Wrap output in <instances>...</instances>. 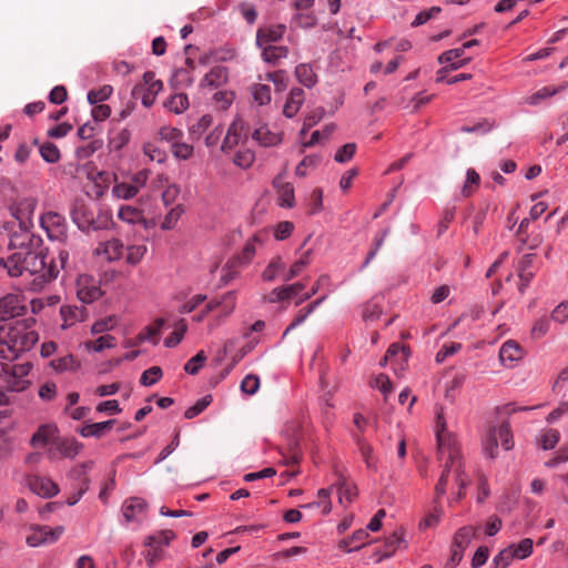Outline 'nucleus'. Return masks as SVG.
Masks as SVG:
<instances>
[{
    "label": "nucleus",
    "mask_w": 568,
    "mask_h": 568,
    "mask_svg": "<svg viewBox=\"0 0 568 568\" xmlns=\"http://www.w3.org/2000/svg\"><path fill=\"white\" fill-rule=\"evenodd\" d=\"M64 532L62 526L51 528L49 526L32 525L27 536V544L30 547H39L55 542Z\"/></svg>",
    "instance_id": "obj_7"
},
{
    "label": "nucleus",
    "mask_w": 568,
    "mask_h": 568,
    "mask_svg": "<svg viewBox=\"0 0 568 568\" xmlns=\"http://www.w3.org/2000/svg\"><path fill=\"white\" fill-rule=\"evenodd\" d=\"M143 84L134 87L132 94L134 98L141 95L142 104L150 108L154 101L156 94L162 90L163 84L160 80L154 79L153 72H145L143 75Z\"/></svg>",
    "instance_id": "obj_8"
},
{
    "label": "nucleus",
    "mask_w": 568,
    "mask_h": 568,
    "mask_svg": "<svg viewBox=\"0 0 568 568\" xmlns=\"http://www.w3.org/2000/svg\"><path fill=\"white\" fill-rule=\"evenodd\" d=\"M26 313L23 297L19 294H7L0 298V321H7Z\"/></svg>",
    "instance_id": "obj_11"
},
{
    "label": "nucleus",
    "mask_w": 568,
    "mask_h": 568,
    "mask_svg": "<svg viewBox=\"0 0 568 568\" xmlns=\"http://www.w3.org/2000/svg\"><path fill=\"white\" fill-rule=\"evenodd\" d=\"M248 129L243 119L236 118L227 129L221 150L226 153L247 140Z\"/></svg>",
    "instance_id": "obj_10"
},
{
    "label": "nucleus",
    "mask_w": 568,
    "mask_h": 568,
    "mask_svg": "<svg viewBox=\"0 0 568 568\" xmlns=\"http://www.w3.org/2000/svg\"><path fill=\"white\" fill-rule=\"evenodd\" d=\"M162 375L163 372L160 366H152L142 373L140 383L143 386H152L161 379Z\"/></svg>",
    "instance_id": "obj_51"
},
{
    "label": "nucleus",
    "mask_w": 568,
    "mask_h": 568,
    "mask_svg": "<svg viewBox=\"0 0 568 568\" xmlns=\"http://www.w3.org/2000/svg\"><path fill=\"white\" fill-rule=\"evenodd\" d=\"M38 201L34 197H24L12 207V215L19 222L20 230L33 227V215Z\"/></svg>",
    "instance_id": "obj_9"
},
{
    "label": "nucleus",
    "mask_w": 568,
    "mask_h": 568,
    "mask_svg": "<svg viewBox=\"0 0 568 568\" xmlns=\"http://www.w3.org/2000/svg\"><path fill=\"white\" fill-rule=\"evenodd\" d=\"M60 315L62 317V325L61 327L63 329L71 327L78 322H82L85 318V310L84 307L79 306H72V305H64L60 308Z\"/></svg>",
    "instance_id": "obj_23"
},
{
    "label": "nucleus",
    "mask_w": 568,
    "mask_h": 568,
    "mask_svg": "<svg viewBox=\"0 0 568 568\" xmlns=\"http://www.w3.org/2000/svg\"><path fill=\"white\" fill-rule=\"evenodd\" d=\"M83 448V445L74 438H64L55 444V450H49V458H57L59 453L64 458H74Z\"/></svg>",
    "instance_id": "obj_15"
},
{
    "label": "nucleus",
    "mask_w": 568,
    "mask_h": 568,
    "mask_svg": "<svg viewBox=\"0 0 568 568\" xmlns=\"http://www.w3.org/2000/svg\"><path fill=\"white\" fill-rule=\"evenodd\" d=\"M118 217L122 220L123 222L135 224L144 222L143 213L141 210L130 206V205H123L120 207L118 212Z\"/></svg>",
    "instance_id": "obj_38"
},
{
    "label": "nucleus",
    "mask_w": 568,
    "mask_h": 568,
    "mask_svg": "<svg viewBox=\"0 0 568 568\" xmlns=\"http://www.w3.org/2000/svg\"><path fill=\"white\" fill-rule=\"evenodd\" d=\"M274 186L277 189L280 205L292 207L294 205V187L291 183L284 182L281 176L274 179Z\"/></svg>",
    "instance_id": "obj_26"
},
{
    "label": "nucleus",
    "mask_w": 568,
    "mask_h": 568,
    "mask_svg": "<svg viewBox=\"0 0 568 568\" xmlns=\"http://www.w3.org/2000/svg\"><path fill=\"white\" fill-rule=\"evenodd\" d=\"M551 320L558 324H564L568 320V301L559 303L551 312Z\"/></svg>",
    "instance_id": "obj_64"
},
{
    "label": "nucleus",
    "mask_w": 568,
    "mask_h": 568,
    "mask_svg": "<svg viewBox=\"0 0 568 568\" xmlns=\"http://www.w3.org/2000/svg\"><path fill=\"white\" fill-rule=\"evenodd\" d=\"M175 538L173 530L166 529L159 531L154 535L148 536L144 546L148 548L144 552V558L149 567H153L158 561L163 558L162 546H168L171 540Z\"/></svg>",
    "instance_id": "obj_6"
},
{
    "label": "nucleus",
    "mask_w": 568,
    "mask_h": 568,
    "mask_svg": "<svg viewBox=\"0 0 568 568\" xmlns=\"http://www.w3.org/2000/svg\"><path fill=\"white\" fill-rule=\"evenodd\" d=\"M260 49H262V59L271 64H276L288 54V48L284 45L267 44L260 47Z\"/></svg>",
    "instance_id": "obj_30"
},
{
    "label": "nucleus",
    "mask_w": 568,
    "mask_h": 568,
    "mask_svg": "<svg viewBox=\"0 0 568 568\" xmlns=\"http://www.w3.org/2000/svg\"><path fill=\"white\" fill-rule=\"evenodd\" d=\"M464 48H456L445 51L438 57V62L442 64H448L452 70H457L468 61V59L460 60V58L464 55Z\"/></svg>",
    "instance_id": "obj_29"
},
{
    "label": "nucleus",
    "mask_w": 568,
    "mask_h": 568,
    "mask_svg": "<svg viewBox=\"0 0 568 568\" xmlns=\"http://www.w3.org/2000/svg\"><path fill=\"white\" fill-rule=\"evenodd\" d=\"M84 346L88 351L93 352H102L106 348H112L115 346V338L112 335H103L94 341H88L84 343Z\"/></svg>",
    "instance_id": "obj_41"
},
{
    "label": "nucleus",
    "mask_w": 568,
    "mask_h": 568,
    "mask_svg": "<svg viewBox=\"0 0 568 568\" xmlns=\"http://www.w3.org/2000/svg\"><path fill=\"white\" fill-rule=\"evenodd\" d=\"M146 251L148 248L143 244L128 246L125 253V262L130 265L139 264L143 260Z\"/></svg>",
    "instance_id": "obj_46"
},
{
    "label": "nucleus",
    "mask_w": 568,
    "mask_h": 568,
    "mask_svg": "<svg viewBox=\"0 0 568 568\" xmlns=\"http://www.w3.org/2000/svg\"><path fill=\"white\" fill-rule=\"evenodd\" d=\"M146 509V503L138 497L124 501L122 510L126 521L141 520Z\"/></svg>",
    "instance_id": "obj_21"
},
{
    "label": "nucleus",
    "mask_w": 568,
    "mask_h": 568,
    "mask_svg": "<svg viewBox=\"0 0 568 568\" xmlns=\"http://www.w3.org/2000/svg\"><path fill=\"white\" fill-rule=\"evenodd\" d=\"M252 139L261 146L271 148L281 144L282 133L271 131L267 125H261L253 131Z\"/></svg>",
    "instance_id": "obj_18"
},
{
    "label": "nucleus",
    "mask_w": 568,
    "mask_h": 568,
    "mask_svg": "<svg viewBox=\"0 0 568 568\" xmlns=\"http://www.w3.org/2000/svg\"><path fill=\"white\" fill-rule=\"evenodd\" d=\"M206 356L203 351H200L195 356L190 358L184 365V371L187 374L195 375L204 364Z\"/></svg>",
    "instance_id": "obj_62"
},
{
    "label": "nucleus",
    "mask_w": 568,
    "mask_h": 568,
    "mask_svg": "<svg viewBox=\"0 0 568 568\" xmlns=\"http://www.w3.org/2000/svg\"><path fill=\"white\" fill-rule=\"evenodd\" d=\"M38 275L42 282H50L57 278L59 267L55 260L47 261V255L28 247L27 257H24L23 274Z\"/></svg>",
    "instance_id": "obj_3"
},
{
    "label": "nucleus",
    "mask_w": 568,
    "mask_h": 568,
    "mask_svg": "<svg viewBox=\"0 0 568 568\" xmlns=\"http://www.w3.org/2000/svg\"><path fill=\"white\" fill-rule=\"evenodd\" d=\"M58 428L55 425H41L31 437V445L36 448L44 447L55 440Z\"/></svg>",
    "instance_id": "obj_19"
},
{
    "label": "nucleus",
    "mask_w": 568,
    "mask_h": 568,
    "mask_svg": "<svg viewBox=\"0 0 568 568\" xmlns=\"http://www.w3.org/2000/svg\"><path fill=\"white\" fill-rule=\"evenodd\" d=\"M39 237H34L30 230H21V233H14L10 239V247L16 251L22 250V247H30L40 243Z\"/></svg>",
    "instance_id": "obj_28"
},
{
    "label": "nucleus",
    "mask_w": 568,
    "mask_h": 568,
    "mask_svg": "<svg viewBox=\"0 0 568 568\" xmlns=\"http://www.w3.org/2000/svg\"><path fill=\"white\" fill-rule=\"evenodd\" d=\"M50 366L57 372V373H64V372H75L80 367V362H78L73 355L69 354L55 359H52L50 362Z\"/></svg>",
    "instance_id": "obj_34"
},
{
    "label": "nucleus",
    "mask_w": 568,
    "mask_h": 568,
    "mask_svg": "<svg viewBox=\"0 0 568 568\" xmlns=\"http://www.w3.org/2000/svg\"><path fill=\"white\" fill-rule=\"evenodd\" d=\"M115 419H109L105 422H99V423H89L85 422L79 429L78 433L84 437H95L101 438L105 436L114 426Z\"/></svg>",
    "instance_id": "obj_16"
},
{
    "label": "nucleus",
    "mask_w": 568,
    "mask_h": 568,
    "mask_svg": "<svg viewBox=\"0 0 568 568\" xmlns=\"http://www.w3.org/2000/svg\"><path fill=\"white\" fill-rule=\"evenodd\" d=\"M497 439L501 442V446L505 450H509L514 447L513 433L508 422L503 423L498 429H496Z\"/></svg>",
    "instance_id": "obj_50"
},
{
    "label": "nucleus",
    "mask_w": 568,
    "mask_h": 568,
    "mask_svg": "<svg viewBox=\"0 0 568 568\" xmlns=\"http://www.w3.org/2000/svg\"><path fill=\"white\" fill-rule=\"evenodd\" d=\"M160 139L166 142L176 143L178 141L182 140L183 132L173 126H162L159 130Z\"/></svg>",
    "instance_id": "obj_61"
},
{
    "label": "nucleus",
    "mask_w": 568,
    "mask_h": 568,
    "mask_svg": "<svg viewBox=\"0 0 568 568\" xmlns=\"http://www.w3.org/2000/svg\"><path fill=\"white\" fill-rule=\"evenodd\" d=\"M560 439V433L557 429H548L540 435L539 444L542 449H552Z\"/></svg>",
    "instance_id": "obj_55"
},
{
    "label": "nucleus",
    "mask_w": 568,
    "mask_h": 568,
    "mask_svg": "<svg viewBox=\"0 0 568 568\" xmlns=\"http://www.w3.org/2000/svg\"><path fill=\"white\" fill-rule=\"evenodd\" d=\"M111 85H103L98 90H91L88 93V101L90 104H97L98 102H102L106 100L112 94Z\"/></svg>",
    "instance_id": "obj_63"
},
{
    "label": "nucleus",
    "mask_w": 568,
    "mask_h": 568,
    "mask_svg": "<svg viewBox=\"0 0 568 568\" xmlns=\"http://www.w3.org/2000/svg\"><path fill=\"white\" fill-rule=\"evenodd\" d=\"M143 152L151 161L158 163H162L166 159V153L152 142H148L143 145Z\"/></svg>",
    "instance_id": "obj_58"
},
{
    "label": "nucleus",
    "mask_w": 568,
    "mask_h": 568,
    "mask_svg": "<svg viewBox=\"0 0 568 568\" xmlns=\"http://www.w3.org/2000/svg\"><path fill=\"white\" fill-rule=\"evenodd\" d=\"M305 288L304 282H296L290 285L275 287L267 296L270 303H277L290 300Z\"/></svg>",
    "instance_id": "obj_20"
},
{
    "label": "nucleus",
    "mask_w": 568,
    "mask_h": 568,
    "mask_svg": "<svg viewBox=\"0 0 568 568\" xmlns=\"http://www.w3.org/2000/svg\"><path fill=\"white\" fill-rule=\"evenodd\" d=\"M252 95L258 105H265L271 101V88L267 84H254Z\"/></svg>",
    "instance_id": "obj_48"
},
{
    "label": "nucleus",
    "mask_w": 568,
    "mask_h": 568,
    "mask_svg": "<svg viewBox=\"0 0 568 568\" xmlns=\"http://www.w3.org/2000/svg\"><path fill=\"white\" fill-rule=\"evenodd\" d=\"M26 481L32 493L43 498H51L59 493L58 484L49 477L29 475Z\"/></svg>",
    "instance_id": "obj_12"
},
{
    "label": "nucleus",
    "mask_w": 568,
    "mask_h": 568,
    "mask_svg": "<svg viewBox=\"0 0 568 568\" xmlns=\"http://www.w3.org/2000/svg\"><path fill=\"white\" fill-rule=\"evenodd\" d=\"M255 241H257L256 236L245 243L242 252L233 258L236 264L243 266L247 265L252 261L253 256L255 255Z\"/></svg>",
    "instance_id": "obj_47"
},
{
    "label": "nucleus",
    "mask_w": 568,
    "mask_h": 568,
    "mask_svg": "<svg viewBox=\"0 0 568 568\" xmlns=\"http://www.w3.org/2000/svg\"><path fill=\"white\" fill-rule=\"evenodd\" d=\"M255 160V153L250 149H240L233 159L235 165L242 169H248Z\"/></svg>",
    "instance_id": "obj_49"
},
{
    "label": "nucleus",
    "mask_w": 568,
    "mask_h": 568,
    "mask_svg": "<svg viewBox=\"0 0 568 568\" xmlns=\"http://www.w3.org/2000/svg\"><path fill=\"white\" fill-rule=\"evenodd\" d=\"M566 87H567V84L561 85L559 88L544 87L540 90H538L536 93H534L532 95L526 98L525 103H528L530 105H537L542 99L555 95L556 93L566 89Z\"/></svg>",
    "instance_id": "obj_42"
},
{
    "label": "nucleus",
    "mask_w": 568,
    "mask_h": 568,
    "mask_svg": "<svg viewBox=\"0 0 568 568\" xmlns=\"http://www.w3.org/2000/svg\"><path fill=\"white\" fill-rule=\"evenodd\" d=\"M112 223V214L106 210H99L97 214L90 213V230H108Z\"/></svg>",
    "instance_id": "obj_35"
},
{
    "label": "nucleus",
    "mask_w": 568,
    "mask_h": 568,
    "mask_svg": "<svg viewBox=\"0 0 568 568\" xmlns=\"http://www.w3.org/2000/svg\"><path fill=\"white\" fill-rule=\"evenodd\" d=\"M112 193L114 196L122 200H130L138 194L136 189L133 187L129 182L116 183L112 187Z\"/></svg>",
    "instance_id": "obj_52"
},
{
    "label": "nucleus",
    "mask_w": 568,
    "mask_h": 568,
    "mask_svg": "<svg viewBox=\"0 0 568 568\" xmlns=\"http://www.w3.org/2000/svg\"><path fill=\"white\" fill-rule=\"evenodd\" d=\"M94 254L108 262H114L124 255V245L119 239H111L99 243L94 250Z\"/></svg>",
    "instance_id": "obj_13"
},
{
    "label": "nucleus",
    "mask_w": 568,
    "mask_h": 568,
    "mask_svg": "<svg viewBox=\"0 0 568 568\" xmlns=\"http://www.w3.org/2000/svg\"><path fill=\"white\" fill-rule=\"evenodd\" d=\"M497 447H498V443H497L496 428H493L489 430V433L487 434L485 442H484L485 454L489 458L494 459L497 456Z\"/></svg>",
    "instance_id": "obj_60"
},
{
    "label": "nucleus",
    "mask_w": 568,
    "mask_h": 568,
    "mask_svg": "<svg viewBox=\"0 0 568 568\" xmlns=\"http://www.w3.org/2000/svg\"><path fill=\"white\" fill-rule=\"evenodd\" d=\"M357 496V488L354 484L343 480L338 487V499L339 503H352Z\"/></svg>",
    "instance_id": "obj_56"
},
{
    "label": "nucleus",
    "mask_w": 568,
    "mask_h": 568,
    "mask_svg": "<svg viewBox=\"0 0 568 568\" xmlns=\"http://www.w3.org/2000/svg\"><path fill=\"white\" fill-rule=\"evenodd\" d=\"M31 368L32 365L30 363L10 364L8 361H0V377L10 392H22L30 384L26 377L29 375Z\"/></svg>",
    "instance_id": "obj_4"
},
{
    "label": "nucleus",
    "mask_w": 568,
    "mask_h": 568,
    "mask_svg": "<svg viewBox=\"0 0 568 568\" xmlns=\"http://www.w3.org/2000/svg\"><path fill=\"white\" fill-rule=\"evenodd\" d=\"M475 534L476 530L471 526H464L459 528L453 538L452 548L464 554L465 549L475 537Z\"/></svg>",
    "instance_id": "obj_27"
},
{
    "label": "nucleus",
    "mask_w": 568,
    "mask_h": 568,
    "mask_svg": "<svg viewBox=\"0 0 568 568\" xmlns=\"http://www.w3.org/2000/svg\"><path fill=\"white\" fill-rule=\"evenodd\" d=\"M227 81V69L222 65L214 67L209 73L201 80V87L203 88H219Z\"/></svg>",
    "instance_id": "obj_25"
},
{
    "label": "nucleus",
    "mask_w": 568,
    "mask_h": 568,
    "mask_svg": "<svg viewBox=\"0 0 568 568\" xmlns=\"http://www.w3.org/2000/svg\"><path fill=\"white\" fill-rule=\"evenodd\" d=\"M28 247H22V250H18L12 252L6 261L3 258L1 265L8 271V274L12 277H18L23 275L24 268V257H27Z\"/></svg>",
    "instance_id": "obj_14"
},
{
    "label": "nucleus",
    "mask_w": 568,
    "mask_h": 568,
    "mask_svg": "<svg viewBox=\"0 0 568 568\" xmlns=\"http://www.w3.org/2000/svg\"><path fill=\"white\" fill-rule=\"evenodd\" d=\"M297 80L306 88H312L317 82V77L310 64L302 63L295 68Z\"/></svg>",
    "instance_id": "obj_36"
},
{
    "label": "nucleus",
    "mask_w": 568,
    "mask_h": 568,
    "mask_svg": "<svg viewBox=\"0 0 568 568\" xmlns=\"http://www.w3.org/2000/svg\"><path fill=\"white\" fill-rule=\"evenodd\" d=\"M305 101V92L301 88H293L283 108V114L286 118H293Z\"/></svg>",
    "instance_id": "obj_22"
},
{
    "label": "nucleus",
    "mask_w": 568,
    "mask_h": 568,
    "mask_svg": "<svg viewBox=\"0 0 568 568\" xmlns=\"http://www.w3.org/2000/svg\"><path fill=\"white\" fill-rule=\"evenodd\" d=\"M165 106L170 111L179 114L187 109L189 99H187L186 94H184V93L174 94L168 100V102L165 103Z\"/></svg>",
    "instance_id": "obj_45"
},
{
    "label": "nucleus",
    "mask_w": 568,
    "mask_h": 568,
    "mask_svg": "<svg viewBox=\"0 0 568 568\" xmlns=\"http://www.w3.org/2000/svg\"><path fill=\"white\" fill-rule=\"evenodd\" d=\"M523 351L518 343L513 339H509L503 344L499 351V358L503 363L516 362L521 358Z\"/></svg>",
    "instance_id": "obj_32"
},
{
    "label": "nucleus",
    "mask_w": 568,
    "mask_h": 568,
    "mask_svg": "<svg viewBox=\"0 0 568 568\" xmlns=\"http://www.w3.org/2000/svg\"><path fill=\"white\" fill-rule=\"evenodd\" d=\"M321 161V158L317 155H307L305 156L296 166L295 174L297 176L304 178L307 175V170L315 169Z\"/></svg>",
    "instance_id": "obj_54"
},
{
    "label": "nucleus",
    "mask_w": 568,
    "mask_h": 568,
    "mask_svg": "<svg viewBox=\"0 0 568 568\" xmlns=\"http://www.w3.org/2000/svg\"><path fill=\"white\" fill-rule=\"evenodd\" d=\"M221 305H225V316L231 315L236 305L235 293L226 292L220 298L209 301L205 305V310L207 313H211L217 311Z\"/></svg>",
    "instance_id": "obj_24"
},
{
    "label": "nucleus",
    "mask_w": 568,
    "mask_h": 568,
    "mask_svg": "<svg viewBox=\"0 0 568 568\" xmlns=\"http://www.w3.org/2000/svg\"><path fill=\"white\" fill-rule=\"evenodd\" d=\"M436 437L438 456L439 459L444 462V469L435 488L436 496L439 497L446 493L449 476L453 475L458 486L456 496V500L458 501L465 496V489L469 484V478L466 476L463 468V457L456 436L447 429L446 422L440 414L437 415Z\"/></svg>",
    "instance_id": "obj_1"
},
{
    "label": "nucleus",
    "mask_w": 568,
    "mask_h": 568,
    "mask_svg": "<svg viewBox=\"0 0 568 568\" xmlns=\"http://www.w3.org/2000/svg\"><path fill=\"white\" fill-rule=\"evenodd\" d=\"M212 398L210 395L202 397L194 405L190 406L185 413L184 417L187 419H192L200 415L211 403Z\"/></svg>",
    "instance_id": "obj_59"
},
{
    "label": "nucleus",
    "mask_w": 568,
    "mask_h": 568,
    "mask_svg": "<svg viewBox=\"0 0 568 568\" xmlns=\"http://www.w3.org/2000/svg\"><path fill=\"white\" fill-rule=\"evenodd\" d=\"M480 176L474 169H468L466 172V181L462 189V193L465 197L470 196L476 189L479 186Z\"/></svg>",
    "instance_id": "obj_43"
},
{
    "label": "nucleus",
    "mask_w": 568,
    "mask_h": 568,
    "mask_svg": "<svg viewBox=\"0 0 568 568\" xmlns=\"http://www.w3.org/2000/svg\"><path fill=\"white\" fill-rule=\"evenodd\" d=\"M101 294L102 292L100 287L95 285L80 287L77 293L79 300L87 304L97 301L101 296Z\"/></svg>",
    "instance_id": "obj_53"
},
{
    "label": "nucleus",
    "mask_w": 568,
    "mask_h": 568,
    "mask_svg": "<svg viewBox=\"0 0 568 568\" xmlns=\"http://www.w3.org/2000/svg\"><path fill=\"white\" fill-rule=\"evenodd\" d=\"M285 263L283 262L281 256L273 257L268 265L262 273V278L266 282H272L276 278L277 275L285 271Z\"/></svg>",
    "instance_id": "obj_37"
},
{
    "label": "nucleus",
    "mask_w": 568,
    "mask_h": 568,
    "mask_svg": "<svg viewBox=\"0 0 568 568\" xmlns=\"http://www.w3.org/2000/svg\"><path fill=\"white\" fill-rule=\"evenodd\" d=\"M285 31L286 27L284 24L260 28L256 32L257 47H265L267 44H272L273 42L278 41L283 38Z\"/></svg>",
    "instance_id": "obj_17"
},
{
    "label": "nucleus",
    "mask_w": 568,
    "mask_h": 568,
    "mask_svg": "<svg viewBox=\"0 0 568 568\" xmlns=\"http://www.w3.org/2000/svg\"><path fill=\"white\" fill-rule=\"evenodd\" d=\"M410 355L409 348L399 343L392 344L385 354V361L396 362L397 365H403L407 362Z\"/></svg>",
    "instance_id": "obj_31"
},
{
    "label": "nucleus",
    "mask_w": 568,
    "mask_h": 568,
    "mask_svg": "<svg viewBox=\"0 0 568 568\" xmlns=\"http://www.w3.org/2000/svg\"><path fill=\"white\" fill-rule=\"evenodd\" d=\"M38 342V334L21 323L0 325V359L12 362Z\"/></svg>",
    "instance_id": "obj_2"
},
{
    "label": "nucleus",
    "mask_w": 568,
    "mask_h": 568,
    "mask_svg": "<svg viewBox=\"0 0 568 568\" xmlns=\"http://www.w3.org/2000/svg\"><path fill=\"white\" fill-rule=\"evenodd\" d=\"M40 225L45 231L50 241H57L73 248V242L69 240L68 223L60 213L49 211L41 215Z\"/></svg>",
    "instance_id": "obj_5"
},
{
    "label": "nucleus",
    "mask_w": 568,
    "mask_h": 568,
    "mask_svg": "<svg viewBox=\"0 0 568 568\" xmlns=\"http://www.w3.org/2000/svg\"><path fill=\"white\" fill-rule=\"evenodd\" d=\"M40 154L48 163H55L60 159V151L55 144L47 142L40 146Z\"/></svg>",
    "instance_id": "obj_57"
},
{
    "label": "nucleus",
    "mask_w": 568,
    "mask_h": 568,
    "mask_svg": "<svg viewBox=\"0 0 568 568\" xmlns=\"http://www.w3.org/2000/svg\"><path fill=\"white\" fill-rule=\"evenodd\" d=\"M514 551V545L506 547L500 550L494 558V568H507L510 562L516 558Z\"/></svg>",
    "instance_id": "obj_44"
},
{
    "label": "nucleus",
    "mask_w": 568,
    "mask_h": 568,
    "mask_svg": "<svg viewBox=\"0 0 568 568\" xmlns=\"http://www.w3.org/2000/svg\"><path fill=\"white\" fill-rule=\"evenodd\" d=\"M311 263V251H306L302 256L296 260L290 267V270L283 274V281L288 282L297 277Z\"/></svg>",
    "instance_id": "obj_33"
},
{
    "label": "nucleus",
    "mask_w": 568,
    "mask_h": 568,
    "mask_svg": "<svg viewBox=\"0 0 568 568\" xmlns=\"http://www.w3.org/2000/svg\"><path fill=\"white\" fill-rule=\"evenodd\" d=\"M213 123V118L210 114L202 115L195 123L190 126V135L193 140H199Z\"/></svg>",
    "instance_id": "obj_40"
},
{
    "label": "nucleus",
    "mask_w": 568,
    "mask_h": 568,
    "mask_svg": "<svg viewBox=\"0 0 568 568\" xmlns=\"http://www.w3.org/2000/svg\"><path fill=\"white\" fill-rule=\"evenodd\" d=\"M90 213L93 212L85 207L83 204H80L73 209L71 216L79 229L90 230Z\"/></svg>",
    "instance_id": "obj_39"
}]
</instances>
